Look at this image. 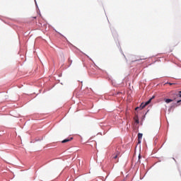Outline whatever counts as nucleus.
<instances>
[{"label": "nucleus", "instance_id": "f03ea898", "mask_svg": "<svg viewBox=\"0 0 181 181\" xmlns=\"http://www.w3.org/2000/svg\"><path fill=\"white\" fill-rule=\"evenodd\" d=\"M174 100H177L179 98H181V90L179 91L177 93L173 94Z\"/></svg>", "mask_w": 181, "mask_h": 181}, {"label": "nucleus", "instance_id": "7ed1b4c3", "mask_svg": "<svg viewBox=\"0 0 181 181\" xmlns=\"http://www.w3.org/2000/svg\"><path fill=\"white\" fill-rule=\"evenodd\" d=\"M120 154H121V152L119 151H117L116 153L112 155V158L117 159V158H118V156H119Z\"/></svg>", "mask_w": 181, "mask_h": 181}, {"label": "nucleus", "instance_id": "6e6552de", "mask_svg": "<svg viewBox=\"0 0 181 181\" xmlns=\"http://www.w3.org/2000/svg\"><path fill=\"white\" fill-rule=\"evenodd\" d=\"M69 64H71V63H73V61H71V59H69Z\"/></svg>", "mask_w": 181, "mask_h": 181}, {"label": "nucleus", "instance_id": "20e7f679", "mask_svg": "<svg viewBox=\"0 0 181 181\" xmlns=\"http://www.w3.org/2000/svg\"><path fill=\"white\" fill-rule=\"evenodd\" d=\"M72 140H73V137H70L68 139H65L62 142V144H66V142H70V141H72Z\"/></svg>", "mask_w": 181, "mask_h": 181}, {"label": "nucleus", "instance_id": "1a4fd4ad", "mask_svg": "<svg viewBox=\"0 0 181 181\" xmlns=\"http://www.w3.org/2000/svg\"><path fill=\"white\" fill-rule=\"evenodd\" d=\"M180 103H181V100H177V104H180Z\"/></svg>", "mask_w": 181, "mask_h": 181}, {"label": "nucleus", "instance_id": "39448f33", "mask_svg": "<svg viewBox=\"0 0 181 181\" xmlns=\"http://www.w3.org/2000/svg\"><path fill=\"white\" fill-rule=\"evenodd\" d=\"M143 134L141 133L138 134V143L141 144V140L142 139Z\"/></svg>", "mask_w": 181, "mask_h": 181}, {"label": "nucleus", "instance_id": "9d476101", "mask_svg": "<svg viewBox=\"0 0 181 181\" xmlns=\"http://www.w3.org/2000/svg\"><path fill=\"white\" fill-rule=\"evenodd\" d=\"M139 108H140V107H137L135 108V110H136V111H138V110H139Z\"/></svg>", "mask_w": 181, "mask_h": 181}, {"label": "nucleus", "instance_id": "f8f14e48", "mask_svg": "<svg viewBox=\"0 0 181 181\" xmlns=\"http://www.w3.org/2000/svg\"><path fill=\"white\" fill-rule=\"evenodd\" d=\"M139 159H141V155H139V161L141 162Z\"/></svg>", "mask_w": 181, "mask_h": 181}, {"label": "nucleus", "instance_id": "423d86ee", "mask_svg": "<svg viewBox=\"0 0 181 181\" xmlns=\"http://www.w3.org/2000/svg\"><path fill=\"white\" fill-rule=\"evenodd\" d=\"M134 119L135 121V122L136 124H139V119L138 118V115H136L134 117Z\"/></svg>", "mask_w": 181, "mask_h": 181}, {"label": "nucleus", "instance_id": "9b49d317", "mask_svg": "<svg viewBox=\"0 0 181 181\" xmlns=\"http://www.w3.org/2000/svg\"><path fill=\"white\" fill-rule=\"evenodd\" d=\"M146 58H141L140 60H146Z\"/></svg>", "mask_w": 181, "mask_h": 181}, {"label": "nucleus", "instance_id": "f257e3e1", "mask_svg": "<svg viewBox=\"0 0 181 181\" xmlns=\"http://www.w3.org/2000/svg\"><path fill=\"white\" fill-rule=\"evenodd\" d=\"M153 98H155V96H153L151 98H150L147 102H146L145 103H141L140 105V108L141 110H144V108H145V107L146 105H148V104H151V101H152V100H153Z\"/></svg>", "mask_w": 181, "mask_h": 181}, {"label": "nucleus", "instance_id": "0eeeda50", "mask_svg": "<svg viewBox=\"0 0 181 181\" xmlns=\"http://www.w3.org/2000/svg\"><path fill=\"white\" fill-rule=\"evenodd\" d=\"M172 101H173V100H172V99H166V100H165V103H166L167 104H169V103H172Z\"/></svg>", "mask_w": 181, "mask_h": 181}]
</instances>
